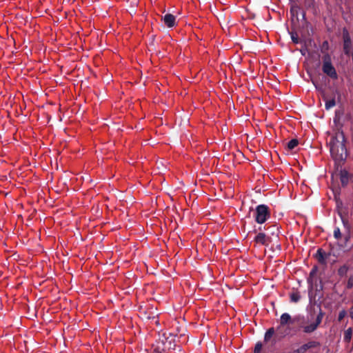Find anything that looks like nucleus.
Listing matches in <instances>:
<instances>
[{"label": "nucleus", "instance_id": "bb28decb", "mask_svg": "<svg viewBox=\"0 0 353 353\" xmlns=\"http://www.w3.org/2000/svg\"><path fill=\"white\" fill-rule=\"evenodd\" d=\"M323 48H327L328 47V42L327 41H323Z\"/></svg>", "mask_w": 353, "mask_h": 353}, {"label": "nucleus", "instance_id": "f03ea898", "mask_svg": "<svg viewBox=\"0 0 353 353\" xmlns=\"http://www.w3.org/2000/svg\"><path fill=\"white\" fill-rule=\"evenodd\" d=\"M345 138L343 131L338 132L332 137L329 145L332 158L335 161H344L347 158V150L345 147Z\"/></svg>", "mask_w": 353, "mask_h": 353}, {"label": "nucleus", "instance_id": "a878e982", "mask_svg": "<svg viewBox=\"0 0 353 353\" xmlns=\"http://www.w3.org/2000/svg\"><path fill=\"white\" fill-rule=\"evenodd\" d=\"M350 316L353 319V305L350 309Z\"/></svg>", "mask_w": 353, "mask_h": 353}, {"label": "nucleus", "instance_id": "6e6552de", "mask_svg": "<svg viewBox=\"0 0 353 353\" xmlns=\"http://www.w3.org/2000/svg\"><path fill=\"white\" fill-rule=\"evenodd\" d=\"M269 239L270 238L264 232H259L254 238V241L256 243H260L264 245H268Z\"/></svg>", "mask_w": 353, "mask_h": 353}, {"label": "nucleus", "instance_id": "2eb2a0df", "mask_svg": "<svg viewBox=\"0 0 353 353\" xmlns=\"http://www.w3.org/2000/svg\"><path fill=\"white\" fill-rule=\"evenodd\" d=\"M300 299L301 296L298 292H293L290 294V301L292 302L297 303L298 301H299Z\"/></svg>", "mask_w": 353, "mask_h": 353}, {"label": "nucleus", "instance_id": "b1692460", "mask_svg": "<svg viewBox=\"0 0 353 353\" xmlns=\"http://www.w3.org/2000/svg\"><path fill=\"white\" fill-rule=\"evenodd\" d=\"M342 222H343L344 227L349 229V223H348L347 221H345L343 219H342Z\"/></svg>", "mask_w": 353, "mask_h": 353}, {"label": "nucleus", "instance_id": "0eeeda50", "mask_svg": "<svg viewBox=\"0 0 353 353\" xmlns=\"http://www.w3.org/2000/svg\"><path fill=\"white\" fill-rule=\"evenodd\" d=\"M320 345L319 343L316 341H309L303 345H302L296 351L295 353H303L306 351H307L310 349L315 348L316 347H319Z\"/></svg>", "mask_w": 353, "mask_h": 353}, {"label": "nucleus", "instance_id": "1a4fd4ad", "mask_svg": "<svg viewBox=\"0 0 353 353\" xmlns=\"http://www.w3.org/2000/svg\"><path fill=\"white\" fill-rule=\"evenodd\" d=\"M165 25L168 28H172L175 26V17L172 14H166L162 18Z\"/></svg>", "mask_w": 353, "mask_h": 353}, {"label": "nucleus", "instance_id": "5701e85b", "mask_svg": "<svg viewBox=\"0 0 353 353\" xmlns=\"http://www.w3.org/2000/svg\"><path fill=\"white\" fill-rule=\"evenodd\" d=\"M353 288V275L350 276L347 283V288L351 289Z\"/></svg>", "mask_w": 353, "mask_h": 353}, {"label": "nucleus", "instance_id": "9b49d317", "mask_svg": "<svg viewBox=\"0 0 353 353\" xmlns=\"http://www.w3.org/2000/svg\"><path fill=\"white\" fill-rule=\"evenodd\" d=\"M274 334V329L273 327H271L266 331L265 336H264L265 345H266L268 342H270L272 340Z\"/></svg>", "mask_w": 353, "mask_h": 353}, {"label": "nucleus", "instance_id": "f257e3e1", "mask_svg": "<svg viewBox=\"0 0 353 353\" xmlns=\"http://www.w3.org/2000/svg\"><path fill=\"white\" fill-rule=\"evenodd\" d=\"M324 316V312L319 308V314L314 322L309 323V319L303 315H296L293 318L288 313H283L281 316L280 323L283 326L286 324L296 325L300 330L305 334H310L314 332L321 324Z\"/></svg>", "mask_w": 353, "mask_h": 353}, {"label": "nucleus", "instance_id": "c85d7f7f", "mask_svg": "<svg viewBox=\"0 0 353 353\" xmlns=\"http://www.w3.org/2000/svg\"><path fill=\"white\" fill-rule=\"evenodd\" d=\"M261 230H262V228L260 226V227L258 228V229L254 228V232L256 233L257 232V230H260L261 231Z\"/></svg>", "mask_w": 353, "mask_h": 353}, {"label": "nucleus", "instance_id": "20e7f679", "mask_svg": "<svg viewBox=\"0 0 353 353\" xmlns=\"http://www.w3.org/2000/svg\"><path fill=\"white\" fill-rule=\"evenodd\" d=\"M323 72L332 79H337L338 74L335 68L332 64L331 57L327 54L323 58Z\"/></svg>", "mask_w": 353, "mask_h": 353}, {"label": "nucleus", "instance_id": "cd10ccee", "mask_svg": "<svg viewBox=\"0 0 353 353\" xmlns=\"http://www.w3.org/2000/svg\"><path fill=\"white\" fill-rule=\"evenodd\" d=\"M316 268H313V269L312 270V271L310 272V276H313V275L316 273Z\"/></svg>", "mask_w": 353, "mask_h": 353}, {"label": "nucleus", "instance_id": "9d476101", "mask_svg": "<svg viewBox=\"0 0 353 353\" xmlns=\"http://www.w3.org/2000/svg\"><path fill=\"white\" fill-rule=\"evenodd\" d=\"M340 179L343 186L347 185L349 182L348 172L345 170H341L340 173Z\"/></svg>", "mask_w": 353, "mask_h": 353}, {"label": "nucleus", "instance_id": "c756f323", "mask_svg": "<svg viewBox=\"0 0 353 353\" xmlns=\"http://www.w3.org/2000/svg\"><path fill=\"white\" fill-rule=\"evenodd\" d=\"M300 52H301V53L303 55H305V50L301 49V50H300Z\"/></svg>", "mask_w": 353, "mask_h": 353}, {"label": "nucleus", "instance_id": "423d86ee", "mask_svg": "<svg viewBox=\"0 0 353 353\" xmlns=\"http://www.w3.org/2000/svg\"><path fill=\"white\" fill-rule=\"evenodd\" d=\"M343 50L345 55H352L353 53V43L350 33L346 28H343L342 32Z\"/></svg>", "mask_w": 353, "mask_h": 353}, {"label": "nucleus", "instance_id": "7c9ffc66", "mask_svg": "<svg viewBox=\"0 0 353 353\" xmlns=\"http://www.w3.org/2000/svg\"><path fill=\"white\" fill-rule=\"evenodd\" d=\"M312 83L314 85L315 88H317L318 87H317V85L315 83V82L314 81H312Z\"/></svg>", "mask_w": 353, "mask_h": 353}, {"label": "nucleus", "instance_id": "412c9836", "mask_svg": "<svg viewBox=\"0 0 353 353\" xmlns=\"http://www.w3.org/2000/svg\"><path fill=\"white\" fill-rule=\"evenodd\" d=\"M347 314V312L345 310H342L341 311L339 312V316H338V321L340 322L341 321L344 317L346 316Z\"/></svg>", "mask_w": 353, "mask_h": 353}, {"label": "nucleus", "instance_id": "aec40b11", "mask_svg": "<svg viewBox=\"0 0 353 353\" xmlns=\"http://www.w3.org/2000/svg\"><path fill=\"white\" fill-rule=\"evenodd\" d=\"M334 236L336 239H339L341 237V233L339 228H336L334 230Z\"/></svg>", "mask_w": 353, "mask_h": 353}, {"label": "nucleus", "instance_id": "ddd939ff", "mask_svg": "<svg viewBox=\"0 0 353 353\" xmlns=\"http://www.w3.org/2000/svg\"><path fill=\"white\" fill-rule=\"evenodd\" d=\"M352 327H349L348 329H347L345 331V333H344V341H346V342H349L350 341L351 339H352Z\"/></svg>", "mask_w": 353, "mask_h": 353}, {"label": "nucleus", "instance_id": "dca6fc26", "mask_svg": "<svg viewBox=\"0 0 353 353\" xmlns=\"http://www.w3.org/2000/svg\"><path fill=\"white\" fill-rule=\"evenodd\" d=\"M316 254L319 257V262L323 263L325 261V253L323 252V250L321 249H319L317 250Z\"/></svg>", "mask_w": 353, "mask_h": 353}, {"label": "nucleus", "instance_id": "4be33fe9", "mask_svg": "<svg viewBox=\"0 0 353 353\" xmlns=\"http://www.w3.org/2000/svg\"><path fill=\"white\" fill-rule=\"evenodd\" d=\"M341 112L339 110H336L335 112V116L334 117V122L335 123H338L340 120V117H341Z\"/></svg>", "mask_w": 353, "mask_h": 353}, {"label": "nucleus", "instance_id": "6ab92c4d", "mask_svg": "<svg viewBox=\"0 0 353 353\" xmlns=\"http://www.w3.org/2000/svg\"><path fill=\"white\" fill-rule=\"evenodd\" d=\"M290 36H291V39H292V41H293V43H294L296 44L299 43V37L296 33L290 32Z\"/></svg>", "mask_w": 353, "mask_h": 353}, {"label": "nucleus", "instance_id": "4468645a", "mask_svg": "<svg viewBox=\"0 0 353 353\" xmlns=\"http://www.w3.org/2000/svg\"><path fill=\"white\" fill-rule=\"evenodd\" d=\"M298 143H299V141L296 139H293L290 140L288 143V150H294L298 145Z\"/></svg>", "mask_w": 353, "mask_h": 353}, {"label": "nucleus", "instance_id": "7ed1b4c3", "mask_svg": "<svg viewBox=\"0 0 353 353\" xmlns=\"http://www.w3.org/2000/svg\"><path fill=\"white\" fill-rule=\"evenodd\" d=\"M172 350L177 352L182 351L181 345H176L172 339L164 336L158 341L157 347L154 349V353H163Z\"/></svg>", "mask_w": 353, "mask_h": 353}, {"label": "nucleus", "instance_id": "393cba45", "mask_svg": "<svg viewBox=\"0 0 353 353\" xmlns=\"http://www.w3.org/2000/svg\"><path fill=\"white\" fill-rule=\"evenodd\" d=\"M299 7L296 6H292L291 8V12H293L294 11L297 12V10H299Z\"/></svg>", "mask_w": 353, "mask_h": 353}, {"label": "nucleus", "instance_id": "39448f33", "mask_svg": "<svg viewBox=\"0 0 353 353\" xmlns=\"http://www.w3.org/2000/svg\"><path fill=\"white\" fill-rule=\"evenodd\" d=\"M255 214V221L259 224L265 223L270 216L269 208L264 204L256 206Z\"/></svg>", "mask_w": 353, "mask_h": 353}, {"label": "nucleus", "instance_id": "2f4dec72", "mask_svg": "<svg viewBox=\"0 0 353 353\" xmlns=\"http://www.w3.org/2000/svg\"><path fill=\"white\" fill-rule=\"evenodd\" d=\"M272 229H273V230H274V229H275L276 230H278V228H276V226H275V225H273V226H272Z\"/></svg>", "mask_w": 353, "mask_h": 353}, {"label": "nucleus", "instance_id": "f3484780", "mask_svg": "<svg viewBox=\"0 0 353 353\" xmlns=\"http://www.w3.org/2000/svg\"><path fill=\"white\" fill-rule=\"evenodd\" d=\"M347 272V267L345 266V265H343V266L341 267L338 270V274L341 276H343L345 275Z\"/></svg>", "mask_w": 353, "mask_h": 353}, {"label": "nucleus", "instance_id": "f8f14e48", "mask_svg": "<svg viewBox=\"0 0 353 353\" xmlns=\"http://www.w3.org/2000/svg\"><path fill=\"white\" fill-rule=\"evenodd\" d=\"M336 105L335 99L333 98L332 99H325V107L327 110L331 109Z\"/></svg>", "mask_w": 353, "mask_h": 353}, {"label": "nucleus", "instance_id": "a211bd4d", "mask_svg": "<svg viewBox=\"0 0 353 353\" xmlns=\"http://www.w3.org/2000/svg\"><path fill=\"white\" fill-rule=\"evenodd\" d=\"M264 345H265L264 344ZM263 346V344L261 342H258L254 347V353H260L261 350H262V347Z\"/></svg>", "mask_w": 353, "mask_h": 353}]
</instances>
